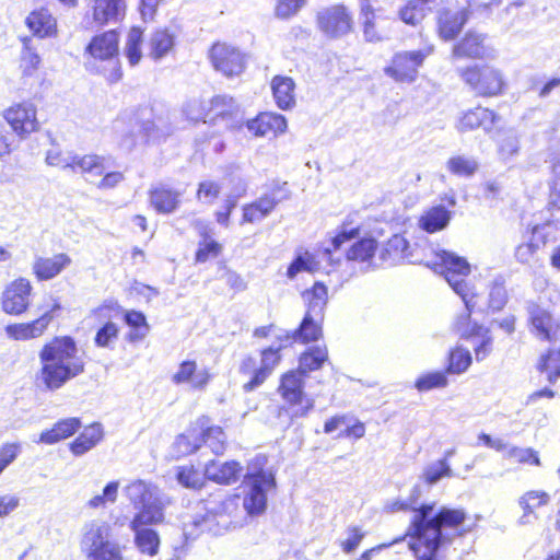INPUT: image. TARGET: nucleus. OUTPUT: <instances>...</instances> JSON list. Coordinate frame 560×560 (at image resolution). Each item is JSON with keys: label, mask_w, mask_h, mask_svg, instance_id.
I'll use <instances>...</instances> for the list:
<instances>
[{"label": "nucleus", "mask_w": 560, "mask_h": 560, "mask_svg": "<svg viewBox=\"0 0 560 560\" xmlns=\"http://www.w3.org/2000/svg\"><path fill=\"white\" fill-rule=\"evenodd\" d=\"M176 480L186 489L200 490L209 479L208 475L205 476L198 466L186 464L176 468Z\"/></svg>", "instance_id": "nucleus-49"}, {"label": "nucleus", "mask_w": 560, "mask_h": 560, "mask_svg": "<svg viewBox=\"0 0 560 560\" xmlns=\"http://www.w3.org/2000/svg\"><path fill=\"white\" fill-rule=\"evenodd\" d=\"M411 256L408 240L401 234L392 235L381 250V259L398 261Z\"/></svg>", "instance_id": "nucleus-46"}, {"label": "nucleus", "mask_w": 560, "mask_h": 560, "mask_svg": "<svg viewBox=\"0 0 560 560\" xmlns=\"http://www.w3.org/2000/svg\"><path fill=\"white\" fill-rule=\"evenodd\" d=\"M305 378L295 369L283 372L279 377L277 392L290 410V419H301L314 409V400L304 392Z\"/></svg>", "instance_id": "nucleus-7"}, {"label": "nucleus", "mask_w": 560, "mask_h": 560, "mask_svg": "<svg viewBox=\"0 0 560 560\" xmlns=\"http://www.w3.org/2000/svg\"><path fill=\"white\" fill-rule=\"evenodd\" d=\"M509 456L513 458L517 464L528 465L538 467L541 465V460L539 457V453L532 448H521V447H512L509 451Z\"/></svg>", "instance_id": "nucleus-64"}, {"label": "nucleus", "mask_w": 560, "mask_h": 560, "mask_svg": "<svg viewBox=\"0 0 560 560\" xmlns=\"http://www.w3.org/2000/svg\"><path fill=\"white\" fill-rule=\"evenodd\" d=\"M432 52L433 46H428L419 50L397 51L384 68V73L396 83L410 84L417 80L419 68Z\"/></svg>", "instance_id": "nucleus-16"}, {"label": "nucleus", "mask_w": 560, "mask_h": 560, "mask_svg": "<svg viewBox=\"0 0 560 560\" xmlns=\"http://www.w3.org/2000/svg\"><path fill=\"white\" fill-rule=\"evenodd\" d=\"M199 235L201 240L194 253V262L200 265L219 258L223 253V245L210 235L207 228H203Z\"/></svg>", "instance_id": "nucleus-42"}, {"label": "nucleus", "mask_w": 560, "mask_h": 560, "mask_svg": "<svg viewBox=\"0 0 560 560\" xmlns=\"http://www.w3.org/2000/svg\"><path fill=\"white\" fill-rule=\"evenodd\" d=\"M318 269L319 264L315 256L310 253H305L304 255H299L291 261L287 269V276L288 278L293 279L301 271L315 272Z\"/></svg>", "instance_id": "nucleus-60"}, {"label": "nucleus", "mask_w": 560, "mask_h": 560, "mask_svg": "<svg viewBox=\"0 0 560 560\" xmlns=\"http://www.w3.org/2000/svg\"><path fill=\"white\" fill-rule=\"evenodd\" d=\"M472 363L470 351L463 346L452 347L446 354L445 371L447 374H463Z\"/></svg>", "instance_id": "nucleus-47"}, {"label": "nucleus", "mask_w": 560, "mask_h": 560, "mask_svg": "<svg viewBox=\"0 0 560 560\" xmlns=\"http://www.w3.org/2000/svg\"><path fill=\"white\" fill-rule=\"evenodd\" d=\"M33 285L30 279L18 277L10 281L1 293V310L10 316H21L31 306Z\"/></svg>", "instance_id": "nucleus-20"}, {"label": "nucleus", "mask_w": 560, "mask_h": 560, "mask_svg": "<svg viewBox=\"0 0 560 560\" xmlns=\"http://www.w3.org/2000/svg\"><path fill=\"white\" fill-rule=\"evenodd\" d=\"M291 191L285 180H272L257 199L241 208L240 225L256 224L266 219L279 203L290 199Z\"/></svg>", "instance_id": "nucleus-8"}, {"label": "nucleus", "mask_w": 560, "mask_h": 560, "mask_svg": "<svg viewBox=\"0 0 560 560\" xmlns=\"http://www.w3.org/2000/svg\"><path fill=\"white\" fill-rule=\"evenodd\" d=\"M30 37L22 38V52H21V70L24 77L33 75L39 68L40 57L31 45Z\"/></svg>", "instance_id": "nucleus-58"}, {"label": "nucleus", "mask_w": 560, "mask_h": 560, "mask_svg": "<svg viewBox=\"0 0 560 560\" xmlns=\"http://www.w3.org/2000/svg\"><path fill=\"white\" fill-rule=\"evenodd\" d=\"M223 184L218 179L205 178L197 184L195 198L205 206H212L221 197Z\"/></svg>", "instance_id": "nucleus-50"}, {"label": "nucleus", "mask_w": 560, "mask_h": 560, "mask_svg": "<svg viewBox=\"0 0 560 560\" xmlns=\"http://www.w3.org/2000/svg\"><path fill=\"white\" fill-rule=\"evenodd\" d=\"M25 25L38 38L55 37L58 34L57 19L46 5L33 9L25 19Z\"/></svg>", "instance_id": "nucleus-31"}, {"label": "nucleus", "mask_w": 560, "mask_h": 560, "mask_svg": "<svg viewBox=\"0 0 560 560\" xmlns=\"http://www.w3.org/2000/svg\"><path fill=\"white\" fill-rule=\"evenodd\" d=\"M142 42L143 30L140 26H132L128 33L125 47V54L130 66H136L140 62Z\"/></svg>", "instance_id": "nucleus-57"}, {"label": "nucleus", "mask_w": 560, "mask_h": 560, "mask_svg": "<svg viewBox=\"0 0 560 560\" xmlns=\"http://www.w3.org/2000/svg\"><path fill=\"white\" fill-rule=\"evenodd\" d=\"M550 503L551 495L545 490L532 489L525 491L518 498V505L522 510V515L518 518L520 524L526 525L532 523L533 520H537L539 511L548 508Z\"/></svg>", "instance_id": "nucleus-32"}, {"label": "nucleus", "mask_w": 560, "mask_h": 560, "mask_svg": "<svg viewBox=\"0 0 560 560\" xmlns=\"http://www.w3.org/2000/svg\"><path fill=\"white\" fill-rule=\"evenodd\" d=\"M398 16L405 24L417 26L427 16L425 4L418 0H408L399 8Z\"/></svg>", "instance_id": "nucleus-56"}, {"label": "nucleus", "mask_w": 560, "mask_h": 560, "mask_svg": "<svg viewBox=\"0 0 560 560\" xmlns=\"http://www.w3.org/2000/svg\"><path fill=\"white\" fill-rule=\"evenodd\" d=\"M501 116L492 108L477 104L462 112L456 120V129L459 132L481 130L491 133L499 129Z\"/></svg>", "instance_id": "nucleus-21"}, {"label": "nucleus", "mask_w": 560, "mask_h": 560, "mask_svg": "<svg viewBox=\"0 0 560 560\" xmlns=\"http://www.w3.org/2000/svg\"><path fill=\"white\" fill-rule=\"evenodd\" d=\"M108 523H91L82 536L83 551L88 560H124V546L112 541Z\"/></svg>", "instance_id": "nucleus-10"}, {"label": "nucleus", "mask_w": 560, "mask_h": 560, "mask_svg": "<svg viewBox=\"0 0 560 560\" xmlns=\"http://www.w3.org/2000/svg\"><path fill=\"white\" fill-rule=\"evenodd\" d=\"M81 428L79 418H66L57 421L50 429L43 431L39 435V442L44 444H55L72 436Z\"/></svg>", "instance_id": "nucleus-41"}, {"label": "nucleus", "mask_w": 560, "mask_h": 560, "mask_svg": "<svg viewBox=\"0 0 560 560\" xmlns=\"http://www.w3.org/2000/svg\"><path fill=\"white\" fill-rule=\"evenodd\" d=\"M535 371L542 376L549 386L533 392L528 399L532 401L556 397V392L550 388L560 380V345L558 347H548L540 352L534 364Z\"/></svg>", "instance_id": "nucleus-19"}, {"label": "nucleus", "mask_w": 560, "mask_h": 560, "mask_svg": "<svg viewBox=\"0 0 560 560\" xmlns=\"http://www.w3.org/2000/svg\"><path fill=\"white\" fill-rule=\"evenodd\" d=\"M438 260L430 267L440 273L453 291L460 296L466 311L454 318L453 330L459 339L474 342V354L477 361L485 360L493 349V337L489 327L472 320L475 300L480 295L469 279L471 266L465 257L447 250L436 253Z\"/></svg>", "instance_id": "nucleus-1"}, {"label": "nucleus", "mask_w": 560, "mask_h": 560, "mask_svg": "<svg viewBox=\"0 0 560 560\" xmlns=\"http://www.w3.org/2000/svg\"><path fill=\"white\" fill-rule=\"evenodd\" d=\"M3 120L9 125L10 131L20 140H25L31 135L38 132L40 122L37 107L30 101L14 102L2 110Z\"/></svg>", "instance_id": "nucleus-17"}, {"label": "nucleus", "mask_w": 560, "mask_h": 560, "mask_svg": "<svg viewBox=\"0 0 560 560\" xmlns=\"http://www.w3.org/2000/svg\"><path fill=\"white\" fill-rule=\"evenodd\" d=\"M305 303V313L312 316L325 317V308L328 303V289L320 282L316 281L311 288L302 292Z\"/></svg>", "instance_id": "nucleus-40"}, {"label": "nucleus", "mask_w": 560, "mask_h": 560, "mask_svg": "<svg viewBox=\"0 0 560 560\" xmlns=\"http://www.w3.org/2000/svg\"><path fill=\"white\" fill-rule=\"evenodd\" d=\"M306 4V0H276L273 14L279 20H289Z\"/></svg>", "instance_id": "nucleus-62"}, {"label": "nucleus", "mask_w": 560, "mask_h": 560, "mask_svg": "<svg viewBox=\"0 0 560 560\" xmlns=\"http://www.w3.org/2000/svg\"><path fill=\"white\" fill-rule=\"evenodd\" d=\"M101 322L102 325L97 328L93 339L94 345L97 348H113L120 336V327L117 323L109 320V318Z\"/></svg>", "instance_id": "nucleus-53"}, {"label": "nucleus", "mask_w": 560, "mask_h": 560, "mask_svg": "<svg viewBox=\"0 0 560 560\" xmlns=\"http://www.w3.org/2000/svg\"><path fill=\"white\" fill-rule=\"evenodd\" d=\"M149 45V56L154 60H159L172 51L175 38L167 28H156L150 37Z\"/></svg>", "instance_id": "nucleus-48"}, {"label": "nucleus", "mask_w": 560, "mask_h": 560, "mask_svg": "<svg viewBox=\"0 0 560 560\" xmlns=\"http://www.w3.org/2000/svg\"><path fill=\"white\" fill-rule=\"evenodd\" d=\"M257 469L245 475L248 482V492L245 494L243 505L249 515H259L266 510L267 491L276 487L273 474L264 468L266 458L258 456L255 458Z\"/></svg>", "instance_id": "nucleus-12"}, {"label": "nucleus", "mask_w": 560, "mask_h": 560, "mask_svg": "<svg viewBox=\"0 0 560 560\" xmlns=\"http://www.w3.org/2000/svg\"><path fill=\"white\" fill-rule=\"evenodd\" d=\"M119 46V31L109 28L93 35L84 49L85 54L95 61L114 62L112 68L103 74L108 84H116L122 79V69L118 60Z\"/></svg>", "instance_id": "nucleus-6"}, {"label": "nucleus", "mask_w": 560, "mask_h": 560, "mask_svg": "<svg viewBox=\"0 0 560 560\" xmlns=\"http://www.w3.org/2000/svg\"><path fill=\"white\" fill-rule=\"evenodd\" d=\"M546 223L530 226V236L527 241L520 243L514 250L515 259L523 265L532 262L538 250L549 242L548 234L544 231Z\"/></svg>", "instance_id": "nucleus-33"}, {"label": "nucleus", "mask_w": 560, "mask_h": 560, "mask_svg": "<svg viewBox=\"0 0 560 560\" xmlns=\"http://www.w3.org/2000/svg\"><path fill=\"white\" fill-rule=\"evenodd\" d=\"M38 359L40 368L36 380L48 392L59 390L86 370L78 342L70 335L55 336L44 342Z\"/></svg>", "instance_id": "nucleus-3"}, {"label": "nucleus", "mask_w": 560, "mask_h": 560, "mask_svg": "<svg viewBox=\"0 0 560 560\" xmlns=\"http://www.w3.org/2000/svg\"><path fill=\"white\" fill-rule=\"evenodd\" d=\"M62 310L61 303L56 300L50 305L49 310L44 312L38 317L20 323L8 324L4 327V331L8 338L15 341H27L38 339L46 335L49 326L54 322L56 314Z\"/></svg>", "instance_id": "nucleus-18"}, {"label": "nucleus", "mask_w": 560, "mask_h": 560, "mask_svg": "<svg viewBox=\"0 0 560 560\" xmlns=\"http://www.w3.org/2000/svg\"><path fill=\"white\" fill-rule=\"evenodd\" d=\"M195 420L200 446H207L217 456L224 454L229 446V439L224 428L215 424L208 415H201Z\"/></svg>", "instance_id": "nucleus-24"}, {"label": "nucleus", "mask_w": 560, "mask_h": 560, "mask_svg": "<svg viewBox=\"0 0 560 560\" xmlns=\"http://www.w3.org/2000/svg\"><path fill=\"white\" fill-rule=\"evenodd\" d=\"M508 303V292L502 280L492 282L489 290L488 308L492 312L501 311Z\"/></svg>", "instance_id": "nucleus-61"}, {"label": "nucleus", "mask_w": 560, "mask_h": 560, "mask_svg": "<svg viewBox=\"0 0 560 560\" xmlns=\"http://www.w3.org/2000/svg\"><path fill=\"white\" fill-rule=\"evenodd\" d=\"M91 314L96 320H103L114 316H121L124 323L128 326L129 330L126 334V340L129 343H137L147 338L150 332L151 326L148 322L145 314L135 308H124L117 300H104L100 305L91 311Z\"/></svg>", "instance_id": "nucleus-9"}, {"label": "nucleus", "mask_w": 560, "mask_h": 560, "mask_svg": "<svg viewBox=\"0 0 560 560\" xmlns=\"http://www.w3.org/2000/svg\"><path fill=\"white\" fill-rule=\"evenodd\" d=\"M447 456L439 459L435 464L428 466L422 472V481L432 486L439 482L443 478L452 477L453 472L447 462Z\"/></svg>", "instance_id": "nucleus-59"}, {"label": "nucleus", "mask_w": 560, "mask_h": 560, "mask_svg": "<svg viewBox=\"0 0 560 560\" xmlns=\"http://www.w3.org/2000/svg\"><path fill=\"white\" fill-rule=\"evenodd\" d=\"M207 56L214 71L228 79L240 77L247 69V54L241 47L226 40L213 42Z\"/></svg>", "instance_id": "nucleus-11"}, {"label": "nucleus", "mask_w": 560, "mask_h": 560, "mask_svg": "<svg viewBox=\"0 0 560 560\" xmlns=\"http://www.w3.org/2000/svg\"><path fill=\"white\" fill-rule=\"evenodd\" d=\"M469 20L467 9H442L436 16V33L445 42L455 39Z\"/></svg>", "instance_id": "nucleus-27"}, {"label": "nucleus", "mask_w": 560, "mask_h": 560, "mask_svg": "<svg viewBox=\"0 0 560 560\" xmlns=\"http://www.w3.org/2000/svg\"><path fill=\"white\" fill-rule=\"evenodd\" d=\"M328 360L329 353L326 346L308 347L300 353L295 370L307 377L310 373L320 370Z\"/></svg>", "instance_id": "nucleus-39"}, {"label": "nucleus", "mask_w": 560, "mask_h": 560, "mask_svg": "<svg viewBox=\"0 0 560 560\" xmlns=\"http://www.w3.org/2000/svg\"><path fill=\"white\" fill-rule=\"evenodd\" d=\"M377 249L378 243L374 237H361L347 249L345 257L349 261L366 262L375 256Z\"/></svg>", "instance_id": "nucleus-45"}, {"label": "nucleus", "mask_w": 560, "mask_h": 560, "mask_svg": "<svg viewBox=\"0 0 560 560\" xmlns=\"http://www.w3.org/2000/svg\"><path fill=\"white\" fill-rule=\"evenodd\" d=\"M282 347H264L259 350V359L246 354L238 364V374L246 381L242 385L244 393H252L262 386L282 361Z\"/></svg>", "instance_id": "nucleus-5"}, {"label": "nucleus", "mask_w": 560, "mask_h": 560, "mask_svg": "<svg viewBox=\"0 0 560 560\" xmlns=\"http://www.w3.org/2000/svg\"><path fill=\"white\" fill-rule=\"evenodd\" d=\"M458 77L469 91L480 98L498 97L508 88L503 71L491 62L465 66L458 70Z\"/></svg>", "instance_id": "nucleus-4"}, {"label": "nucleus", "mask_w": 560, "mask_h": 560, "mask_svg": "<svg viewBox=\"0 0 560 560\" xmlns=\"http://www.w3.org/2000/svg\"><path fill=\"white\" fill-rule=\"evenodd\" d=\"M359 25L366 43H381L388 37L394 19L376 5V0H358Z\"/></svg>", "instance_id": "nucleus-13"}, {"label": "nucleus", "mask_w": 560, "mask_h": 560, "mask_svg": "<svg viewBox=\"0 0 560 560\" xmlns=\"http://www.w3.org/2000/svg\"><path fill=\"white\" fill-rule=\"evenodd\" d=\"M276 105L282 109L288 110L295 105V82L291 77L277 74L270 81Z\"/></svg>", "instance_id": "nucleus-37"}, {"label": "nucleus", "mask_w": 560, "mask_h": 560, "mask_svg": "<svg viewBox=\"0 0 560 560\" xmlns=\"http://www.w3.org/2000/svg\"><path fill=\"white\" fill-rule=\"evenodd\" d=\"M68 166L81 174L101 176L106 168V163L104 156L91 153L72 156Z\"/></svg>", "instance_id": "nucleus-44"}, {"label": "nucleus", "mask_w": 560, "mask_h": 560, "mask_svg": "<svg viewBox=\"0 0 560 560\" xmlns=\"http://www.w3.org/2000/svg\"><path fill=\"white\" fill-rule=\"evenodd\" d=\"M492 50L486 33L469 30L453 44L451 57L455 60H478L488 57Z\"/></svg>", "instance_id": "nucleus-22"}, {"label": "nucleus", "mask_w": 560, "mask_h": 560, "mask_svg": "<svg viewBox=\"0 0 560 560\" xmlns=\"http://www.w3.org/2000/svg\"><path fill=\"white\" fill-rule=\"evenodd\" d=\"M446 167L455 176L471 177L479 170V163L475 158L454 155L447 160Z\"/></svg>", "instance_id": "nucleus-54"}, {"label": "nucleus", "mask_w": 560, "mask_h": 560, "mask_svg": "<svg viewBox=\"0 0 560 560\" xmlns=\"http://www.w3.org/2000/svg\"><path fill=\"white\" fill-rule=\"evenodd\" d=\"M430 506H423L415 518L410 520L407 536L412 541L410 549L417 560H439L438 550L444 541L453 536L463 537L472 530L471 525H465L467 512L462 508H440L431 520H428Z\"/></svg>", "instance_id": "nucleus-2"}, {"label": "nucleus", "mask_w": 560, "mask_h": 560, "mask_svg": "<svg viewBox=\"0 0 560 560\" xmlns=\"http://www.w3.org/2000/svg\"><path fill=\"white\" fill-rule=\"evenodd\" d=\"M448 385L447 372L445 370L430 371L420 374L413 383V387L420 392L445 388Z\"/></svg>", "instance_id": "nucleus-52"}, {"label": "nucleus", "mask_w": 560, "mask_h": 560, "mask_svg": "<svg viewBox=\"0 0 560 560\" xmlns=\"http://www.w3.org/2000/svg\"><path fill=\"white\" fill-rule=\"evenodd\" d=\"M452 220V211L443 205L431 206L418 218V228L429 234L445 230Z\"/></svg>", "instance_id": "nucleus-35"}, {"label": "nucleus", "mask_w": 560, "mask_h": 560, "mask_svg": "<svg viewBox=\"0 0 560 560\" xmlns=\"http://www.w3.org/2000/svg\"><path fill=\"white\" fill-rule=\"evenodd\" d=\"M184 192L168 184L159 183L148 190L150 207L159 214H171L183 203Z\"/></svg>", "instance_id": "nucleus-25"}, {"label": "nucleus", "mask_w": 560, "mask_h": 560, "mask_svg": "<svg viewBox=\"0 0 560 560\" xmlns=\"http://www.w3.org/2000/svg\"><path fill=\"white\" fill-rule=\"evenodd\" d=\"M212 378L210 369H199L195 360H184L178 370L172 375V382L176 385L188 384L191 389L202 390Z\"/></svg>", "instance_id": "nucleus-28"}, {"label": "nucleus", "mask_w": 560, "mask_h": 560, "mask_svg": "<svg viewBox=\"0 0 560 560\" xmlns=\"http://www.w3.org/2000/svg\"><path fill=\"white\" fill-rule=\"evenodd\" d=\"M527 326L533 336L544 342H552L560 331V320L551 311L532 303L528 308Z\"/></svg>", "instance_id": "nucleus-23"}, {"label": "nucleus", "mask_w": 560, "mask_h": 560, "mask_svg": "<svg viewBox=\"0 0 560 560\" xmlns=\"http://www.w3.org/2000/svg\"><path fill=\"white\" fill-rule=\"evenodd\" d=\"M324 317L304 314L295 329L287 331L280 340L292 343L310 345L319 341L324 336Z\"/></svg>", "instance_id": "nucleus-26"}, {"label": "nucleus", "mask_w": 560, "mask_h": 560, "mask_svg": "<svg viewBox=\"0 0 560 560\" xmlns=\"http://www.w3.org/2000/svg\"><path fill=\"white\" fill-rule=\"evenodd\" d=\"M164 518L163 509L155 504L143 505L130 522V528H144L148 525L162 523Z\"/></svg>", "instance_id": "nucleus-55"}, {"label": "nucleus", "mask_w": 560, "mask_h": 560, "mask_svg": "<svg viewBox=\"0 0 560 560\" xmlns=\"http://www.w3.org/2000/svg\"><path fill=\"white\" fill-rule=\"evenodd\" d=\"M103 439V432L98 424L86 428L69 444V450L74 456H81L93 448Z\"/></svg>", "instance_id": "nucleus-43"}, {"label": "nucleus", "mask_w": 560, "mask_h": 560, "mask_svg": "<svg viewBox=\"0 0 560 560\" xmlns=\"http://www.w3.org/2000/svg\"><path fill=\"white\" fill-rule=\"evenodd\" d=\"M206 470L208 472L209 480L221 486H230L235 483L241 478L243 466L235 459L226 460L220 464L214 460H210L206 465Z\"/></svg>", "instance_id": "nucleus-34"}, {"label": "nucleus", "mask_w": 560, "mask_h": 560, "mask_svg": "<svg viewBox=\"0 0 560 560\" xmlns=\"http://www.w3.org/2000/svg\"><path fill=\"white\" fill-rule=\"evenodd\" d=\"M72 264L67 253H57L52 256L35 257L32 264V272L37 281H48L69 268Z\"/></svg>", "instance_id": "nucleus-29"}, {"label": "nucleus", "mask_w": 560, "mask_h": 560, "mask_svg": "<svg viewBox=\"0 0 560 560\" xmlns=\"http://www.w3.org/2000/svg\"><path fill=\"white\" fill-rule=\"evenodd\" d=\"M200 448L201 446L195 420L189 423L183 433L176 435L172 444L173 458L177 460L182 459L197 453Z\"/></svg>", "instance_id": "nucleus-38"}, {"label": "nucleus", "mask_w": 560, "mask_h": 560, "mask_svg": "<svg viewBox=\"0 0 560 560\" xmlns=\"http://www.w3.org/2000/svg\"><path fill=\"white\" fill-rule=\"evenodd\" d=\"M234 100L229 95H215L199 105L200 118L205 122H214L232 115Z\"/></svg>", "instance_id": "nucleus-36"}, {"label": "nucleus", "mask_w": 560, "mask_h": 560, "mask_svg": "<svg viewBox=\"0 0 560 560\" xmlns=\"http://www.w3.org/2000/svg\"><path fill=\"white\" fill-rule=\"evenodd\" d=\"M237 207V196L228 195L219 208L213 212L214 221L223 226L228 228L231 223V217Z\"/></svg>", "instance_id": "nucleus-63"}, {"label": "nucleus", "mask_w": 560, "mask_h": 560, "mask_svg": "<svg viewBox=\"0 0 560 560\" xmlns=\"http://www.w3.org/2000/svg\"><path fill=\"white\" fill-rule=\"evenodd\" d=\"M135 532V544L141 553L154 557L159 552L160 536L152 528H137Z\"/></svg>", "instance_id": "nucleus-51"}, {"label": "nucleus", "mask_w": 560, "mask_h": 560, "mask_svg": "<svg viewBox=\"0 0 560 560\" xmlns=\"http://www.w3.org/2000/svg\"><path fill=\"white\" fill-rule=\"evenodd\" d=\"M316 25L328 38H341L354 32V14L345 2H337L316 14Z\"/></svg>", "instance_id": "nucleus-14"}, {"label": "nucleus", "mask_w": 560, "mask_h": 560, "mask_svg": "<svg viewBox=\"0 0 560 560\" xmlns=\"http://www.w3.org/2000/svg\"><path fill=\"white\" fill-rule=\"evenodd\" d=\"M247 130L254 137H277L287 129V119L277 113L261 112L246 121Z\"/></svg>", "instance_id": "nucleus-30"}, {"label": "nucleus", "mask_w": 560, "mask_h": 560, "mask_svg": "<svg viewBox=\"0 0 560 560\" xmlns=\"http://www.w3.org/2000/svg\"><path fill=\"white\" fill-rule=\"evenodd\" d=\"M128 0H90L82 15L86 30L121 23L128 13Z\"/></svg>", "instance_id": "nucleus-15"}]
</instances>
